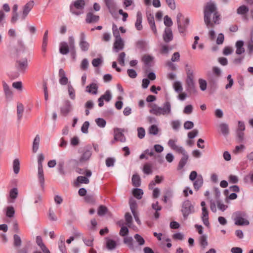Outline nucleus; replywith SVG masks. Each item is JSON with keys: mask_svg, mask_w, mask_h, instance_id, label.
Segmentation results:
<instances>
[{"mask_svg": "<svg viewBox=\"0 0 253 253\" xmlns=\"http://www.w3.org/2000/svg\"><path fill=\"white\" fill-rule=\"evenodd\" d=\"M87 176H79L77 178V182L79 183L88 184L89 180Z\"/></svg>", "mask_w": 253, "mask_h": 253, "instance_id": "8fccbe9b", "label": "nucleus"}, {"mask_svg": "<svg viewBox=\"0 0 253 253\" xmlns=\"http://www.w3.org/2000/svg\"><path fill=\"white\" fill-rule=\"evenodd\" d=\"M24 111V106L21 103H18L17 106V119L20 121L22 117Z\"/></svg>", "mask_w": 253, "mask_h": 253, "instance_id": "c756f323", "label": "nucleus"}, {"mask_svg": "<svg viewBox=\"0 0 253 253\" xmlns=\"http://www.w3.org/2000/svg\"><path fill=\"white\" fill-rule=\"evenodd\" d=\"M112 30L113 36L115 38V39H122L120 37V33L118 29L117 26L116 25H113Z\"/></svg>", "mask_w": 253, "mask_h": 253, "instance_id": "3c124183", "label": "nucleus"}, {"mask_svg": "<svg viewBox=\"0 0 253 253\" xmlns=\"http://www.w3.org/2000/svg\"><path fill=\"white\" fill-rule=\"evenodd\" d=\"M15 213V211L13 207L9 206L6 209V215L8 217H12Z\"/></svg>", "mask_w": 253, "mask_h": 253, "instance_id": "603ef678", "label": "nucleus"}, {"mask_svg": "<svg viewBox=\"0 0 253 253\" xmlns=\"http://www.w3.org/2000/svg\"><path fill=\"white\" fill-rule=\"evenodd\" d=\"M186 72L187 74V79L186 80V90L189 93L195 92L196 91L195 83L193 80V71L192 69L188 68V64L186 65Z\"/></svg>", "mask_w": 253, "mask_h": 253, "instance_id": "423d86ee", "label": "nucleus"}, {"mask_svg": "<svg viewBox=\"0 0 253 253\" xmlns=\"http://www.w3.org/2000/svg\"><path fill=\"white\" fill-rule=\"evenodd\" d=\"M153 59V58L150 55H145L142 57V60L146 66H149Z\"/></svg>", "mask_w": 253, "mask_h": 253, "instance_id": "e433bc0d", "label": "nucleus"}, {"mask_svg": "<svg viewBox=\"0 0 253 253\" xmlns=\"http://www.w3.org/2000/svg\"><path fill=\"white\" fill-rule=\"evenodd\" d=\"M58 247L62 253H67L66 248L65 245V239L63 236H60L58 242Z\"/></svg>", "mask_w": 253, "mask_h": 253, "instance_id": "c85d7f7f", "label": "nucleus"}, {"mask_svg": "<svg viewBox=\"0 0 253 253\" xmlns=\"http://www.w3.org/2000/svg\"><path fill=\"white\" fill-rule=\"evenodd\" d=\"M103 100L106 102H109L111 99L112 96L109 90H107L105 93L102 95L100 97Z\"/></svg>", "mask_w": 253, "mask_h": 253, "instance_id": "09e8293b", "label": "nucleus"}, {"mask_svg": "<svg viewBox=\"0 0 253 253\" xmlns=\"http://www.w3.org/2000/svg\"><path fill=\"white\" fill-rule=\"evenodd\" d=\"M151 109L149 112L156 116L168 115L171 113V104L169 102H165L163 107H159L157 105L150 104Z\"/></svg>", "mask_w": 253, "mask_h": 253, "instance_id": "7ed1b4c3", "label": "nucleus"}, {"mask_svg": "<svg viewBox=\"0 0 253 253\" xmlns=\"http://www.w3.org/2000/svg\"><path fill=\"white\" fill-rule=\"evenodd\" d=\"M182 155L183 156L181 158V160H180L178 165V169H182L185 166V165L187 163V162L189 158L187 153H186L185 154Z\"/></svg>", "mask_w": 253, "mask_h": 253, "instance_id": "cd10ccee", "label": "nucleus"}, {"mask_svg": "<svg viewBox=\"0 0 253 253\" xmlns=\"http://www.w3.org/2000/svg\"><path fill=\"white\" fill-rule=\"evenodd\" d=\"M198 82L201 90L202 91L205 90L207 88V84L206 80H203L202 79H199Z\"/></svg>", "mask_w": 253, "mask_h": 253, "instance_id": "13d9d810", "label": "nucleus"}, {"mask_svg": "<svg viewBox=\"0 0 253 253\" xmlns=\"http://www.w3.org/2000/svg\"><path fill=\"white\" fill-rule=\"evenodd\" d=\"M129 204L131 212H134V211H136L137 204L136 201L133 199H131L129 200Z\"/></svg>", "mask_w": 253, "mask_h": 253, "instance_id": "ea45409f", "label": "nucleus"}, {"mask_svg": "<svg viewBox=\"0 0 253 253\" xmlns=\"http://www.w3.org/2000/svg\"><path fill=\"white\" fill-rule=\"evenodd\" d=\"M244 42L242 41H238L235 44L236 48V53L238 55L244 53L245 51V48L243 47Z\"/></svg>", "mask_w": 253, "mask_h": 253, "instance_id": "5701e85b", "label": "nucleus"}, {"mask_svg": "<svg viewBox=\"0 0 253 253\" xmlns=\"http://www.w3.org/2000/svg\"><path fill=\"white\" fill-rule=\"evenodd\" d=\"M40 142V136L39 134H37L35 136L33 143L32 151L33 153H35L38 151L39 147Z\"/></svg>", "mask_w": 253, "mask_h": 253, "instance_id": "393cba45", "label": "nucleus"}, {"mask_svg": "<svg viewBox=\"0 0 253 253\" xmlns=\"http://www.w3.org/2000/svg\"><path fill=\"white\" fill-rule=\"evenodd\" d=\"M86 36L84 32L80 34L79 46L82 51H87L89 47V44L85 40Z\"/></svg>", "mask_w": 253, "mask_h": 253, "instance_id": "f8f14e48", "label": "nucleus"}, {"mask_svg": "<svg viewBox=\"0 0 253 253\" xmlns=\"http://www.w3.org/2000/svg\"><path fill=\"white\" fill-rule=\"evenodd\" d=\"M164 24L167 27H170L172 25V21L168 15L164 17Z\"/></svg>", "mask_w": 253, "mask_h": 253, "instance_id": "338daca9", "label": "nucleus"}, {"mask_svg": "<svg viewBox=\"0 0 253 253\" xmlns=\"http://www.w3.org/2000/svg\"><path fill=\"white\" fill-rule=\"evenodd\" d=\"M143 171L144 173L147 174H150L152 173V166L151 164L147 163L144 165Z\"/></svg>", "mask_w": 253, "mask_h": 253, "instance_id": "de8ad7c7", "label": "nucleus"}, {"mask_svg": "<svg viewBox=\"0 0 253 253\" xmlns=\"http://www.w3.org/2000/svg\"><path fill=\"white\" fill-rule=\"evenodd\" d=\"M84 5V0H77L74 1L73 5L70 6V11L73 14L79 15L83 13Z\"/></svg>", "mask_w": 253, "mask_h": 253, "instance_id": "6e6552de", "label": "nucleus"}, {"mask_svg": "<svg viewBox=\"0 0 253 253\" xmlns=\"http://www.w3.org/2000/svg\"><path fill=\"white\" fill-rule=\"evenodd\" d=\"M249 11V7L245 5H242L239 6L237 9V13L239 15H241L242 17V18L244 20L247 19V14Z\"/></svg>", "mask_w": 253, "mask_h": 253, "instance_id": "2eb2a0df", "label": "nucleus"}, {"mask_svg": "<svg viewBox=\"0 0 253 253\" xmlns=\"http://www.w3.org/2000/svg\"><path fill=\"white\" fill-rule=\"evenodd\" d=\"M12 167L14 173L16 174H18L20 169V162L19 159H15L13 160Z\"/></svg>", "mask_w": 253, "mask_h": 253, "instance_id": "2f4dec72", "label": "nucleus"}, {"mask_svg": "<svg viewBox=\"0 0 253 253\" xmlns=\"http://www.w3.org/2000/svg\"><path fill=\"white\" fill-rule=\"evenodd\" d=\"M126 224L129 227L131 225L132 222V217L129 212H126L125 215Z\"/></svg>", "mask_w": 253, "mask_h": 253, "instance_id": "49530a36", "label": "nucleus"}, {"mask_svg": "<svg viewBox=\"0 0 253 253\" xmlns=\"http://www.w3.org/2000/svg\"><path fill=\"white\" fill-rule=\"evenodd\" d=\"M34 5V2L33 0H30L26 3L23 7L22 12L21 18L22 20H24L27 16L31 9Z\"/></svg>", "mask_w": 253, "mask_h": 253, "instance_id": "9b49d317", "label": "nucleus"}, {"mask_svg": "<svg viewBox=\"0 0 253 253\" xmlns=\"http://www.w3.org/2000/svg\"><path fill=\"white\" fill-rule=\"evenodd\" d=\"M69 51L75 53V40L73 36L68 38V42H62L59 44V52L61 54L66 55Z\"/></svg>", "mask_w": 253, "mask_h": 253, "instance_id": "20e7f679", "label": "nucleus"}, {"mask_svg": "<svg viewBox=\"0 0 253 253\" xmlns=\"http://www.w3.org/2000/svg\"><path fill=\"white\" fill-rule=\"evenodd\" d=\"M143 194V190L141 189L136 188L133 190V195L137 199H141Z\"/></svg>", "mask_w": 253, "mask_h": 253, "instance_id": "c9c22d12", "label": "nucleus"}, {"mask_svg": "<svg viewBox=\"0 0 253 253\" xmlns=\"http://www.w3.org/2000/svg\"><path fill=\"white\" fill-rule=\"evenodd\" d=\"M142 15L140 11H138L136 14V20L135 23V28L137 30L140 31L142 29Z\"/></svg>", "mask_w": 253, "mask_h": 253, "instance_id": "412c9836", "label": "nucleus"}, {"mask_svg": "<svg viewBox=\"0 0 253 253\" xmlns=\"http://www.w3.org/2000/svg\"><path fill=\"white\" fill-rule=\"evenodd\" d=\"M76 171L79 174H84L87 177H90L92 174V172L89 170H85V172L83 169L80 168H77Z\"/></svg>", "mask_w": 253, "mask_h": 253, "instance_id": "5fc2aeb1", "label": "nucleus"}, {"mask_svg": "<svg viewBox=\"0 0 253 253\" xmlns=\"http://www.w3.org/2000/svg\"><path fill=\"white\" fill-rule=\"evenodd\" d=\"M134 238L139 246H142L145 244L144 239L140 235L136 234L134 235Z\"/></svg>", "mask_w": 253, "mask_h": 253, "instance_id": "864d4df0", "label": "nucleus"}, {"mask_svg": "<svg viewBox=\"0 0 253 253\" xmlns=\"http://www.w3.org/2000/svg\"><path fill=\"white\" fill-rule=\"evenodd\" d=\"M115 159L113 158L109 157L106 159V165L107 167H113Z\"/></svg>", "mask_w": 253, "mask_h": 253, "instance_id": "e2e57ef3", "label": "nucleus"}, {"mask_svg": "<svg viewBox=\"0 0 253 253\" xmlns=\"http://www.w3.org/2000/svg\"><path fill=\"white\" fill-rule=\"evenodd\" d=\"M219 127L222 133L224 135H227L229 133V128L227 124L222 123L220 125Z\"/></svg>", "mask_w": 253, "mask_h": 253, "instance_id": "4c0bfd02", "label": "nucleus"}, {"mask_svg": "<svg viewBox=\"0 0 253 253\" xmlns=\"http://www.w3.org/2000/svg\"><path fill=\"white\" fill-rule=\"evenodd\" d=\"M3 90L4 92V93L5 94V96L7 98L11 97L12 96V92L10 90L8 85L7 84L3 82Z\"/></svg>", "mask_w": 253, "mask_h": 253, "instance_id": "f704fd0d", "label": "nucleus"}, {"mask_svg": "<svg viewBox=\"0 0 253 253\" xmlns=\"http://www.w3.org/2000/svg\"><path fill=\"white\" fill-rule=\"evenodd\" d=\"M68 93L69 94V96L71 99L74 100L75 98V91L73 87L71 85H68Z\"/></svg>", "mask_w": 253, "mask_h": 253, "instance_id": "6e6d98bb", "label": "nucleus"}, {"mask_svg": "<svg viewBox=\"0 0 253 253\" xmlns=\"http://www.w3.org/2000/svg\"><path fill=\"white\" fill-rule=\"evenodd\" d=\"M176 21L179 32L184 34L189 22L188 18H184L182 14L179 12L176 16Z\"/></svg>", "mask_w": 253, "mask_h": 253, "instance_id": "0eeeda50", "label": "nucleus"}, {"mask_svg": "<svg viewBox=\"0 0 253 253\" xmlns=\"http://www.w3.org/2000/svg\"><path fill=\"white\" fill-rule=\"evenodd\" d=\"M38 178L41 186L43 187L44 183V177L42 167H38Z\"/></svg>", "mask_w": 253, "mask_h": 253, "instance_id": "a878e982", "label": "nucleus"}, {"mask_svg": "<svg viewBox=\"0 0 253 253\" xmlns=\"http://www.w3.org/2000/svg\"><path fill=\"white\" fill-rule=\"evenodd\" d=\"M91 150V148L90 146L84 148L82 151L83 154L79 159L80 163H83L89 160L92 154Z\"/></svg>", "mask_w": 253, "mask_h": 253, "instance_id": "9d476101", "label": "nucleus"}, {"mask_svg": "<svg viewBox=\"0 0 253 253\" xmlns=\"http://www.w3.org/2000/svg\"><path fill=\"white\" fill-rule=\"evenodd\" d=\"M17 195H18V190L17 188H13V189H12L10 190V193H9V196L11 199H15L17 197Z\"/></svg>", "mask_w": 253, "mask_h": 253, "instance_id": "69168bd1", "label": "nucleus"}, {"mask_svg": "<svg viewBox=\"0 0 253 253\" xmlns=\"http://www.w3.org/2000/svg\"><path fill=\"white\" fill-rule=\"evenodd\" d=\"M13 245L15 247H19L21 245L22 241L19 235L14 234L13 236Z\"/></svg>", "mask_w": 253, "mask_h": 253, "instance_id": "37998d69", "label": "nucleus"}, {"mask_svg": "<svg viewBox=\"0 0 253 253\" xmlns=\"http://www.w3.org/2000/svg\"><path fill=\"white\" fill-rule=\"evenodd\" d=\"M72 110V104L70 101H64L63 105L60 107V113L62 115L66 116Z\"/></svg>", "mask_w": 253, "mask_h": 253, "instance_id": "ddd939ff", "label": "nucleus"}, {"mask_svg": "<svg viewBox=\"0 0 253 253\" xmlns=\"http://www.w3.org/2000/svg\"><path fill=\"white\" fill-rule=\"evenodd\" d=\"M132 185L135 187H139L140 185V178L137 174H134L132 177Z\"/></svg>", "mask_w": 253, "mask_h": 253, "instance_id": "72a5a7b5", "label": "nucleus"}, {"mask_svg": "<svg viewBox=\"0 0 253 253\" xmlns=\"http://www.w3.org/2000/svg\"><path fill=\"white\" fill-rule=\"evenodd\" d=\"M64 162L63 161H60L58 164V170L59 173L62 175L66 174V171L64 170Z\"/></svg>", "mask_w": 253, "mask_h": 253, "instance_id": "79ce46f5", "label": "nucleus"}, {"mask_svg": "<svg viewBox=\"0 0 253 253\" xmlns=\"http://www.w3.org/2000/svg\"><path fill=\"white\" fill-rule=\"evenodd\" d=\"M106 6L111 14H113L116 11V5L113 0H104Z\"/></svg>", "mask_w": 253, "mask_h": 253, "instance_id": "aec40b11", "label": "nucleus"}, {"mask_svg": "<svg viewBox=\"0 0 253 253\" xmlns=\"http://www.w3.org/2000/svg\"><path fill=\"white\" fill-rule=\"evenodd\" d=\"M6 15L2 10H0V27H3L5 22Z\"/></svg>", "mask_w": 253, "mask_h": 253, "instance_id": "bf43d9fd", "label": "nucleus"}, {"mask_svg": "<svg viewBox=\"0 0 253 253\" xmlns=\"http://www.w3.org/2000/svg\"><path fill=\"white\" fill-rule=\"evenodd\" d=\"M147 18L148 23L150 26L151 27V30H152L154 34L156 35L157 34V31L154 21V17L153 14L151 13L147 14Z\"/></svg>", "mask_w": 253, "mask_h": 253, "instance_id": "a211bd4d", "label": "nucleus"}, {"mask_svg": "<svg viewBox=\"0 0 253 253\" xmlns=\"http://www.w3.org/2000/svg\"><path fill=\"white\" fill-rule=\"evenodd\" d=\"M108 212L107 208L103 205H101L98 207L97 214L99 216H103Z\"/></svg>", "mask_w": 253, "mask_h": 253, "instance_id": "58836bf2", "label": "nucleus"}, {"mask_svg": "<svg viewBox=\"0 0 253 253\" xmlns=\"http://www.w3.org/2000/svg\"><path fill=\"white\" fill-rule=\"evenodd\" d=\"M203 177L199 175L197 177L196 179L194 180L193 183V186L195 190L198 191L203 185Z\"/></svg>", "mask_w": 253, "mask_h": 253, "instance_id": "b1692460", "label": "nucleus"}, {"mask_svg": "<svg viewBox=\"0 0 253 253\" xmlns=\"http://www.w3.org/2000/svg\"><path fill=\"white\" fill-rule=\"evenodd\" d=\"M83 241L84 244L88 247H92L93 246L94 238L93 236H89L88 238H83Z\"/></svg>", "mask_w": 253, "mask_h": 253, "instance_id": "473e14b6", "label": "nucleus"}, {"mask_svg": "<svg viewBox=\"0 0 253 253\" xmlns=\"http://www.w3.org/2000/svg\"><path fill=\"white\" fill-rule=\"evenodd\" d=\"M145 135V130L143 127H140L137 128V136L139 138L142 139Z\"/></svg>", "mask_w": 253, "mask_h": 253, "instance_id": "052dcab7", "label": "nucleus"}, {"mask_svg": "<svg viewBox=\"0 0 253 253\" xmlns=\"http://www.w3.org/2000/svg\"><path fill=\"white\" fill-rule=\"evenodd\" d=\"M89 65L88 61L87 59H84L81 64V68L83 70H86L87 69Z\"/></svg>", "mask_w": 253, "mask_h": 253, "instance_id": "680f3d73", "label": "nucleus"}, {"mask_svg": "<svg viewBox=\"0 0 253 253\" xmlns=\"http://www.w3.org/2000/svg\"><path fill=\"white\" fill-rule=\"evenodd\" d=\"M95 122L97 126L100 127H104L106 126V121L102 118H97L95 120Z\"/></svg>", "mask_w": 253, "mask_h": 253, "instance_id": "4d7b16f0", "label": "nucleus"}, {"mask_svg": "<svg viewBox=\"0 0 253 253\" xmlns=\"http://www.w3.org/2000/svg\"><path fill=\"white\" fill-rule=\"evenodd\" d=\"M173 86L174 89L177 92H180L183 90L182 84L179 81H175L173 83Z\"/></svg>", "mask_w": 253, "mask_h": 253, "instance_id": "a19ab883", "label": "nucleus"}, {"mask_svg": "<svg viewBox=\"0 0 253 253\" xmlns=\"http://www.w3.org/2000/svg\"><path fill=\"white\" fill-rule=\"evenodd\" d=\"M124 47V42L122 39H115L113 44V51L118 52Z\"/></svg>", "mask_w": 253, "mask_h": 253, "instance_id": "dca6fc26", "label": "nucleus"}, {"mask_svg": "<svg viewBox=\"0 0 253 253\" xmlns=\"http://www.w3.org/2000/svg\"><path fill=\"white\" fill-rule=\"evenodd\" d=\"M159 132V128L158 126L155 125L151 126L149 128V132L151 134L154 135H157Z\"/></svg>", "mask_w": 253, "mask_h": 253, "instance_id": "a18cd8bd", "label": "nucleus"}, {"mask_svg": "<svg viewBox=\"0 0 253 253\" xmlns=\"http://www.w3.org/2000/svg\"><path fill=\"white\" fill-rule=\"evenodd\" d=\"M171 60L172 62H178L180 60V54L178 52H174L171 56Z\"/></svg>", "mask_w": 253, "mask_h": 253, "instance_id": "774afa93", "label": "nucleus"}, {"mask_svg": "<svg viewBox=\"0 0 253 253\" xmlns=\"http://www.w3.org/2000/svg\"><path fill=\"white\" fill-rule=\"evenodd\" d=\"M204 14V22L208 28H213L214 25L220 23V14L213 1L211 0L206 3Z\"/></svg>", "mask_w": 253, "mask_h": 253, "instance_id": "f257e3e1", "label": "nucleus"}, {"mask_svg": "<svg viewBox=\"0 0 253 253\" xmlns=\"http://www.w3.org/2000/svg\"><path fill=\"white\" fill-rule=\"evenodd\" d=\"M126 57V53L124 52L120 53L118 57V61L119 63L122 66H124L125 65V58Z\"/></svg>", "mask_w": 253, "mask_h": 253, "instance_id": "c03bdc74", "label": "nucleus"}, {"mask_svg": "<svg viewBox=\"0 0 253 253\" xmlns=\"http://www.w3.org/2000/svg\"><path fill=\"white\" fill-rule=\"evenodd\" d=\"M163 39L166 42H169L172 40V32L170 28H167L165 29L164 33L163 34Z\"/></svg>", "mask_w": 253, "mask_h": 253, "instance_id": "6ab92c4d", "label": "nucleus"}, {"mask_svg": "<svg viewBox=\"0 0 253 253\" xmlns=\"http://www.w3.org/2000/svg\"><path fill=\"white\" fill-rule=\"evenodd\" d=\"M181 211L185 219L190 213L194 211V207L189 200H186L183 203Z\"/></svg>", "mask_w": 253, "mask_h": 253, "instance_id": "1a4fd4ad", "label": "nucleus"}, {"mask_svg": "<svg viewBox=\"0 0 253 253\" xmlns=\"http://www.w3.org/2000/svg\"><path fill=\"white\" fill-rule=\"evenodd\" d=\"M99 20L98 15H94L92 12L87 13L85 21L87 23H94L97 22Z\"/></svg>", "mask_w": 253, "mask_h": 253, "instance_id": "f3484780", "label": "nucleus"}, {"mask_svg": "<svg viewBox=\"0 0 253 253\" xmlns=\"http://www.w3.org/2000/svg\"><path fill=\"white\" fill-rule=\"evenodd\" d=\"M117 246L116 242L113 240L106 239V248L109 250H114Z\"/></svg>", "mask_w": 253, "mask_h": 253, "instance_id": "7c9ffc66", "label": "nucleus"}, {"mask_svg": "<svg viewBox=\"0 0 253 253\" xmlns=\"http://www.w3.org/2000/svg\"><path fill=\"white\" fill-rule=\"evenodd\" d=\"M124 129L119 128L114 129V140L112 141L114 143V141H120L121 142H125L126 140V137L123 133Z\"/></svg>", "mask_w": 253, "mask_h": 253, "instance_id": "4468645a", "label": "nucleus"}, {"mask_svg": "<svg viewBox=\"0 0 253 253\" xmlns=\"http://www.w3.org/2000/svg\"><path fill=\"white\" fill-rule=\"evenodd\" d=\"M233 220L236 225L248 226L250 224L248 216L245 211H238L233 214Z\"/></svg>", "mask_w": 253, "mask_h": 253, "instance_id": "39448f33", "label": "nucleus"}, {"mask_svg": "<svg viewBox=\"0 0 253 253\" xmlns=\"http://www.w3.org/2000/svg\"><path fill=\"white\" fill-rule=\"evenodd\" d=\"M124 243L126 244L128 247L132 250H134L133 245V240L131 237H126L124 239Z\"/></svg>", "mask_w": 253, "mask_h": 253, "instance_id": "bb28decb", "label": "nucleus"}, {"mask_svg": "<svg viewBox=\"0 0 253 253\" xmlns=\"http://www.w3.org/2000/svg\"><path fill=\"white\" fill-rule=\"evenodd\" d=\"M103 60L101 58H97L93 59L92 61V64L94 67H98L102 64Z\"/></svg>", "mask_w": 253, "mask_h": 253, "instance_id": "0e129e2a", "label": "nucleus"}, {"mask_svg": "<svg viewBox=\"0 0 253 253\" xmlns=\"http://www.w3.org/2000/svg\"><path fill=\"white\" fill-rule=\"evenodd\" d=\"M98 88V85L95 83H91L89 85L86 86V91L92 94H96L97 93V90Z\"/></svg>", "mask_w": 253, "mask_h": 253, "instance_id": "4be33fe9", "label": "nucleus"}, {"mask_svg": "<svg viewBox=\"0 0 253 253\" xmlns=\"http://www.w3.org/2000/svg\"><path fill=\"white\" fill-rule=\"evenodd\" d=\"M25 47L21 40L17 41V47L15 48L12 53V57L15 60V67L17 71L20 73H25L28 67L27 58L21 57V55L24 52Z\"/></svg>", "mask_w": 253, "mask_h": 253, "instance_id": "f03ea898", "label": "nucleus"}]
</instances>
